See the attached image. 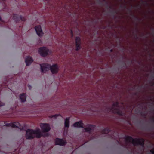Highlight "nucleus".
Instances as JSON below:
<instances>
[{"label":"nucleus","mask_w":154,"mask_h":154,"mask_svg":"<svg viewBox=\"0 0 154 154\" xmlns=\"http://www.w3.org/2000/svg\"><path fill=\"white\" fill-rule=\"evenodd\" d=\"M151 77L152 78V79H154V73L152 74L151 75Z\"/></svg>","instance_id":"nucleus-28"},{"label":"nucleus","mask_w":154,"mask_h":154,"mask_svg":"<svg viewBox=\"0 0 154 154\" xmlns=\"http://www.w3.org/2000/svg\"><path fill=\"white\" fill-rule=\"evenodd\" d=\"M33 61L32 58L30 57H27L25 59V62L27 66L29 65Z\"/></svg>","instance_id":"nucleus-11"},{"label":"nucleus","mask_w":154,"mask_h":154,"mask_svg":"<svg viewBox=\"0 0 154 154\" xmlns=\"http://www.w3.org/2000/svg\"><path fill=\"white\" fill-rule=\"evenodd\" d=\"M96 127V126L91 124H88L87 127L84 128L85 132L91 134Z\"/></svg>","instance_id":"nucleus-6"},{"label":"nucleus","mask_w":154,"mask_h":154,"mask_svg":"<svg viewBox=\"0 0 154 154\" xmlns=\"http://www.w3.org/2000/svg\"><path fill=\"white\" fill-rule=\"evenodd\" d=\"M111 13L114 16H115V14L117 13V12L116 11H112Z\"/></svg>","instance_id":"nucleus-19"},{"label":"nucleus","mask_w":154,"mask_h":154,"mask_svg":"<svg viewBox=\"0 0 154 154\" xmlns=\"http://www.w3.org/2000/svg\"><path fill=\"white\" fill-rule=\"evenodd\" d=\"M1 17L0 16V20H1Z\"/></svg>","instance_id":"nucleus-42"},{"label":"nucleus","mask_w":154,"mask_h":154,"mask_svg":"<svg viewBox=\"0 0 154 154\" xmlns=\"http://www.w3.org/2000/svg\"><path fill=\"white\" fill-rule=\"evenodd\" d=\"M4 103H2V102H1L0 101V106H3V105H4Z\"/></svg>","instance_id":"nucleus-24"},{"label":"nucleus","mask_w":154,"mask_h":154,"mask_svg":"<svg viewBox=\"0 0 154 154\" xmlns=\"http://www.w3.org/2000/svg\"><path fill=\"white\" fill-rule=\"evenodd\" d=\"M77 17H78V15Z\"/></svg>","instance_id":"nucleus-45"},{"label":"nucleus","mask_w":154,"mask_h":154,"mask_svg":"<svg viewBox=\"0 0 154 154\" xmlns=\"http://www.w3.org/2000/svg\"><path fill=\"white\" fill-rule=\"evenodd\" d=\"M131 7L132 8L133 6L132 5H131Z\"/></svg>","instance_id":"nucleus-44"},{"label":"nucleus","mask_w":154,"mask_h":154,"mask_svg":"<svg viewBox=\"0 0 154 154\" xmlns=\"http://www.w3.org/2000/svg\"><path fill=\"white\" fill-rule=\"evenodd\" d=\"M138 106H140V103L138 104Z\"/></svg>","instance_id":"nucleus-38"},{"label":"nucleus","mask_w":154,"mask_h":154,"mask_svg":"<svg viewBox=\"0 0 154 154\" xmlns=\"http://www.w3.org/2000/svg\"><path fill=\"white\" fill-rule=\"evenodd\" d=\"M73 126L74 127H77V122H75L73 125Z\"/></svg>","instance_id":"nucleus-23"},{"label":"nucleus","mask_w":154,"mask_h":154,"mask_svg":"<svg viewBox=\"0 0 154 154\" xmlns=\"http://www.w3.org/2000/svg\"><path fill=\"white\" fill-rule=\"evenodd\" d=\"M124 138L126 142L131 143L134 146L140 145L143 147H144L145 140L143 138L133 139L131 137L128 136H125Z\"/></svg>","instance_id":"nucleus-2"},{"label":"nucleus","mask_w":154,"mask_h":154,"mask_svg":"<svg viewBox=\"0 0 154 154\" xmlns=\"http://www.w3.org/2000/svg\"><path fill=\"white\" fill-rule=\"evenodd\" d=\"M99 1L100 2V0H99Z\"/></svg>","instance_id":"nucleus-46"},{"label":"nucleus","mask_w":154,"mask_h":154,"mask_svg":"<svg viewBox=\"0 0 154 154\" xmlns=\"http://www.w3.org/2000/svg\"><path fill=\"white\" fill-rule=\"evenodd\" d=\"M113 51V50L112 49H111L110 50V52H112Z\"/></svg>","instance_id":"nucleus-32"},{"label":"nucleus","mask_w":154,"mask_h":154,"mask_svg":"<svg viewBox=\"0 0 154 154\" xmlns=\"http://www.w3.org/2000/svg\"><path fill=\"white\" fill-rule=\"evenodd\" d=\"M80 40V38L78 36V51L79 50V48H80V44L79 43Z\"/></svg>","instance_id":"nucleus-16"},{"label":"nucleus","mask_w":154,"mask_h":154,"mask_svg":"<svg viewBox=\"0 0 154 154\" xmlns=\"http://www.w3.org/2000/svg\"><path fill=\"white\" fill-rule=\"evenodd\" d=\"M154 85V83H152V85Z\"/></svg>","instance_id":"nucleus-43"},{"label":"nucleus","mask_w":154,"mask_h":154,"mask_svg":"<svg viewBox=\"0 0 154 154\" xmlns=\"http://www.w3.org/2000/svg\"><path fill=\"white\" fill-rule=\"evenodd\" d=\"M132 16L134 17L135 20H137L139 21H140L141 20L139 18L135 16L134 15H133Z\"/></svg>","instance_id":"nucleus-17"},{"label":"nucleus","mask_w":154,"mask_h":154,"mask_svg":"<svg viewBox=\"0 0 154 154\" xmlns=\"http://www.w3.org/2000/svg\"><path fill=\"white\" fill-rule=\"evenodd\" d=\"M113 135L109 136L108 137L109 138L112 139L113 138Z\"/></svg>","instance_id":"nucleus-27"},{"label":"nucleus","mask_w":154,"mask_h":154,"mask_svg":"<svg viewBox=\"0 0 154 154\" xmlns=\"http://www.w3.org/2000/svg\"><path fill=\"white\" fill-rule=\"evenodd\" d=\"M40 65L42 72L45 73L50 69L52 73L56 74L59 71V66L57 64H54L51 66L47 64H43Z\"/></svg>","instance_id":"nucleus-1"},{"label":"nucleus","mask_w":154,"mask_h":154,"mask_svg":"<svg viewBox=\"0 0 154 154\" xmlns=\"http://www.w3.org/2000/svg\"><path fill=\"white\" fill-rule=\"evenodd\" d=\"M152 122H154V117H153L152 118Z\"/></svg>","instance_id":"nucleus-31"},{"label":"nucleus","mask_w":154,"mask_h":154,"mask_svg":"<svg viewBox=\"0 0 154 154\" xmlns=\"http://www.w3.org/2000/svg\"><path fill=\"white\" fill-rule=\"evenodd\" d=\"M120 7H121V8H123H123H124L125 9V8H127L126 6V5H124V6H123L122 5H121L120 6Z\"/></svg>","instance_id":"nucleus-22"},{"label":"nucleus","mask_w":154,"mask_h":154,"mask_svg":"<svg viewBox=\"0 0 154 154\" xmlns=\"http://www.w3.org/2000/svg\"><path fill=\"white\" fill-rule=\"evenodd\" d=\"M119 104V102L117 101L114 103L112 107L109 109L112 112L116 113L120 116H123L124 115V113L119 108L116 107H118Z\"/></svg>","instance_id":"nucleus-4"},{"label":"nucleus","mask_w":154,"mask_h":154,"mask_svg":"<svg viewBox=\"0 0 154 154\" xmlns=\"http://www.w3.org/2000/svg\"><path fill=\"white\" fill-rule=\"evenodd\" d=\"M110 131V129L109 128L106 127L102 131V133L103 134H108Z\"/></svg>","instance_id":"nucleus-13"},{"label":"nucleus","mask_w":154,"mask_h":154,"mask_svg":"<svg viewBox=\"0 0 154 154\" xmlns=\"http://www.w3.org/2000/svg\"><path fill=\"white\" fill-rule=\"evenodd\" d=\"M20 18L21 19V20L22 21H24L25 20V18L22 17H20Z\"/></svg>","instance_id":"nucleus-26"},{"label":"nucleus","mask_w":154,"mask_h":154,"mask_svg":"<svg viewBox=\"0 0 154 154\" xmlns=\"http://www.w3.org/2000/svg\"><path fill=\"white\" fill-rule=\"evenodd\" d=\"M150 100L151 101H152V99H150Z\"/></svg>","instance_id":"nucleus-41"},{"label":"nucleus","mask_w":154,"mask_h":154,"mask_svg":"<svg viewBox=\"0 0 154 154\" xmlns=\"http://www.w3.org/2000/svg\"><path fill=\"white\" fill-rule=\"evenodd\" d=\"M41 136L39 129H37L35 130L28 129L26 131V138L27 139H32L35 137L39 138Z\"/></svg>","instance_id":"nucleus-3"},{"label":"nucleus","mask_w":154,"mask_h":154,"mask_svg":"<svg viewBox=\"0 0 154 154\" xmlns=\"http://www.w3.org/2000/svg\"><path fill=\"white\" fill-rule=\"evenodd\" d=\"M75 46H77V38L76 37L75 39Z\"/></svg>","instance_id":"nucleus-25"},{"label":"nucleus","mask_w":154,"mask_h":154,"mask_svg":"<svg viewBox=\"0 0 154 154\" xmlns=\"http://www.w3.org/2000/svg\"><path fill=\"white\" fill-rule=\"evenodd\" d=\"M37 34L39 36H42L43 35L41 27L40 26H37L35 27Z\"/></svg>","instance_id":"nucleus-8"},{"label":"nucleus","mask_w":154,"mask_h":154,"mask_svg":"<svg viewBox=\"0 0 154 154\" xmlns=\"http://www.w3.org/2000/svg\"><path fill=\"white\" fill-rule=\"evenodd\" d=\"M128 10L129 12H131V9H128Z\"/></svg>","instance_id":"nucleus-36"},{"label":"nucleus","mask_w":154,"mask_h":154,"mask_svg":"<svg viewBox=\"0 0 154 154\" xmlns=\"http://www.w3.org/2000/svg\"><path fill=\"white\" fill-rule=\"evenodd\" d=\"M69 118H66L65 120V126L66 128H68L69 125Z\"/></svg>","instance_id":"nucleus-12"},{"label":"nucleus","mask_w":154,"mask_h":154,"mask_svg":"<svg viewBox=\"0 0 154 154\" xmlns=\"http://www.w3.org/2000/svg\"><path fill=\"white\" fill-rule=\"evenodd\" d=\"M71 35H72V37H73V33L72 32V31H71Z\"/></svg>","instance_id":"nucleus-30"},{"label":"nucleus","mask_w":154,"mask_h":154,"mask_svg":"<svg viewBox=\"0 0 154 154\" xmlns=\"http://www.w3.org/2000/svg\"><path fill=\"white\" fill-rule=\"evenodd\" d=\"M152 33H153L154 34V29H152Z\"/></svg>","instance_id":"nucleus-33"},{"label":"nucleus","mask_w":154,"mask_h":154,"mask_svg":"<svg viewBox=\"0 0 154 154\" xmlns=\"http://www.w3.org/2000/svg\"><path fill=\"white\" fill-rule=\"evenodd\" d=\"M136 32H138V30L137 29H136Z\"/></svg>","instance_id":"nucleus-39"},{"label":"nucleus","mask_w":154,"mask_h":154,"mask_svg":"<svg viewBox=\"0 0 154 154\" xmlns=\"http://www.w3.org/2000/svg\"><path fill=\"white\" fill-rule=\"evenodd\" d=\"M9 126H11L12 127H17L18 128H21V125L18 122H11L7 125Z\"/></svg>","instance_id":"nucleus-9"},{"label":"nucleus","mask_w":154,"mask_h":154,"mask_svg":"<svg viewBox=\"0 0 154 154\" xmlns=\"http://www.w3.org/2000/svg\"><path fill=\"white\" fill-rule=\"evenodd\" d=\"M141 114L142 116H145V115L144 114H143L142 112H141Z\"/></svg>","instance_id":"nucleus-29"},{"label":"nucleus","mask_w":154,"mask_h":154,"mask_svg":"<svg viewBox=\"0 0 154 154\" xmlns=\"http://www.w3.org/2000/svg\"><path fill=\"white\" fill-rule=\"evenodd\" d=\"M77 30H78H78H78V29H77Z\"/></svg>","instance_id":"nucleus-47"},{"label":"nucleus","mask_w":154,"mask_h":154,"mask_svg":"<svg viewBox=\"0 0 154 154\" xmlns=\"http://www.w3.org/2000/svg\"><path fill=\"white\" fill-rule=\"evenodd\" d=\"M28 87H29V89H30L31 86H30V85H29L28 86Z\"/></svg>","instance_id":"nucleus-35"},{"label":"nucleus","mask_w":154,"mask_h":154,"mask_svg":"<svg viewBox=\"0 0 154 154\" xmlns=\"http://www.w3.org/2000/svg\"><path fill=\"white\" fill-rule=\"evenodd\" d=\"M20 98L21 102H24L26 100V96L25 94H21L20 96Z\"/></svg>","instance_id":"nucleus-14"},{"label":"nucleus","mask_w":154,"mask_h":154,"mask_svg":"<svg viewBox=\"0 0 154 154\" xmlns=\"http://www.w3.org/2000/svg\"><path fill=\"white\" fill-rule=\"evenodd\" d=\"M55 142L56 144L60 145L63 146L66 143V141L62 139L57 138L55 140Z\"/></svg>","instance_id":"nucleus-10"},{"label":"nucleus","mask_w":154,"mask_h":154,"mask_svg":"<svg viewBox=\"0 0 154 154\" xmlns=\"http://www.w3.org/2000/svg\"><path fill=\"white\" fill-rule=\"evenodd\" d=\"M38 52L40 55L42 56H46L51 52V50H49L45 47L40 48L38 50Z\"/></svg>","instance_id":"nucleus-5"},{"label":"nucleus","mask_w":154,"mask_h":154,"mask_svg":"<svg viewBox=\"0 0 154 154\" xmlns=\"http://www.w3.org/2000/svg\"><path fill=\"white\" fill-rule=\"evenodd\" d=\"M79 5H78V6H77L78 8H79Z\"/></svg>","instance_id":"nucleus-40"},{"label":"nucleus","mask_w":154,"mask_h":154,"mask_svg":"<svg viewBox=\"0 0 154 154\" xmlns=\"http://www.w3.org/2000/svg\"><path fill=\"white\" fill-rule=\"evenodd\" d=\"M145 2V3L147 5H148V4L147 3V2Z\"/></svg>","instance_id":"nucleus-37"},{"label":"nucleus","mask_w":154,"mask_h":154,"mask_svg":"<svg viewBox=\"0 0 154 154\" xmlns=\"http://www.w3.org/2000/svg\"><path fill=\"white\" fill-rule=\"evenodd\" d=\"M135 36L137 38H138V37H137V34H135Z\"/></svg>","instance_id":"nucleus-34"},{"label":"nucleus","mask_w":154,"mask_h":154,"mask_svg":"<svg viewBox=\"0 0 154 154\" xmlns=\"http://www.w3.org/2000/svg\"><path fill=\"white\" fill-rule=\"evenodd\" d=\"M83 123H81V122L80 121L78 122V127H83Z\"/></svg>","instance_id":"nucleus-15"},{"label":"nucleus","mask_w":154,"mask_h":154,"mask_svg":"<svg viewBox=\"0 0 154 154\" xmlns=\"http://www.w3.org/2000/svg\"><path fill=\"white\" fill-rule=\"evenodd\" d=\"M108 3L107 2H106V4L107 5L106 8H109L111 9H112V6H109L108 5Z\"/></svg>","instance_id":"nucleus-18"},{"label":"nucleus","mask_w":154,"mask_h":154,"mask_svg":"<svg viewBox=\"0 0 154 154\" xmlns=\"http://www.w3.org/2000/svg\"><path fill=\"white\" fill-rule=\"evenodd\" d=\"M150 152L152 154H154V148L153 149H152L151 150Z\"/></svg>","instance_id":"nucleus-21"},{"label":"nucleus","mask_w":154,"mask_h":154,"mask_svg":"<svg viewBox=\"0 0 154 154\" xmlns=\"http://www.w3.org/2000/svg\"><path fill=\"white\" fill-rule=\"evenodd\" d=\"M40 126L42 131L44 132H47L49 131L50 129L49 125L46 123H41Z\"/></svg>","instance_id":"nucleus-7"},{"label":"nucleus","mask_w":154,"mask_h":154,"mask_svg":"<svg viewBox=\"0 0 154 154\" xmlns=\"http://www.w3.org/2000/svg\"><path fill=\"white\" fill-rule=\"evenodd\" d=\"M59 116V115H53L52 116H51V117H57Z\"/></svg>","instance_id":"nucleus-20"}]
</instances>
